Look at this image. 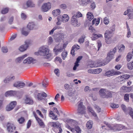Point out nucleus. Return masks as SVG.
Masks as SVG:
<instances>
[{"label": "nucleus", "mask_w": 133, "mask_h": 133, "mask_svg": "<svg viewBox=\"0 0 133 133\" xmlns=\"http://www.w3.org/2000/svg\"><path fill=\"white\" fill-rule=\"evenodd\" d=\"M129 94H125L124 97V100L127 102H128L129 101Z\"/></svg>", "instance_id": "c03bdc74"}, {"label": "nucleus", "mask_w": 133, "mask_h": 133, "mask_svg": "<svg viewBox=\"0 0 133 133\" xmlns=\"http://www.w3.org/2000/svg\"><path fill=\"white\" fill-rule=\"evenodd\" d=\"M9 10V9L8 8H5L3 9L1 11V13L3 14H5L8 12Z\"/></svg>", "instance_id": "37998d69"}, {"label": "nucleus", "mask_w": 133, "mask_h": 133, "mask_svg": "<svg viewBox=\"0 0 133 133\" xmlns=\"http://www.w3.org/2000/svg\"><path fill=\"white\" fill-rule=\"evenodd\" d=\"M75 131L77 133H81V130L80 128L78 126H76L75 127Z\"/></svg>", "instance_id": "de8ad7c7"}, {"label": "nucleus", "mask_w": 133, "mask_h": 133, "mask_svg": "<svg viewBox=\"0 0 133 133\" xmlns=\"http://www.w3.org/2000/svg\"><path fill=\"white\" fill-rule=\"evenodd\" d=\"M50 114L51 115V117H52V118L55 120H57L58 118L57 116H56L53 113V111H51L50 112Z\"/></svg>", "instance_id": "cd10ccee"}, {"label": "nucleus", "mask_w": 133, "mask_h": 133, "mask_svg": "<svg viewBox=\"0 0 133 133\" xmlns=\"http://www.w3.org/2000/svg\"><path fill=\"white\" fill-rule=\"evenodd\" d=\"M75 45H73L72 48V49L71 50V55H72L73 56H74L75 55L74 54V52L75 50L74 49H75Z\"/></svg>", "instance_id": "603ef678"}, {"label": "nucleus", "mask_w": 133, "mask_h": 133, "mask_svg": "<svg viewBox=\"0 0 133 133\" xmlns=\"http://www.w3.org/2000/svg\"><path fill=\"white\" fill-rule=\"evenodd\" d=\"M30 44L29 42L26 41L25 44L24 45H22L19 48V50L22 52L26 50L29 46V45Z\"/></svg>", "instance_id": "9d476101"}, {"label": "nucleus", "mask_w": 133, "mask_h": 133, "mask_svg": "<svg viewBox=\"0 0 133 133\" xmlns=\"http://www.w3.org/2000/svg\"><path fill=\"white\" fill-rule=\"evenodd\" d=\"M27 55L26 54H25L21 57H19L17 58L16 60V63H20L22 61L23 59L25 58V57H27Z\"/></svg>", "instance_id": "aec40b11"}, {"label": "nucleus", "mask_w": 133, "mask_h": 133, "mask_svg": "<svg viewBox=\"0 0 133 133\" xmlns=\"http://www.w3.org/2000/svg\"><path fill=\"white\" fill-rule=\"evenodd\" d=\"M128 68L130 70H131L133 68V62L132 63H129L127 64Z\"/></svg>", "instance_id": "ea45409f"}, {"label": "nucleus", "mask_w": 133, "mask_h": 133, "mask_svg": "<svg viewBox=\"0 0 133 133\" xmlns=\"http://www.w3.org/2000/svg\"><path fill=\"white\" fill-rule=\"evenodd\" d=\"M14 20V17H11L9 19V23L10 24H11L13 22Z\"/></svg>", "instance_id": "0e129e2a"}, {"label": "nucleus", "mask_w": 133, "mask_h": 133, "mask_svg": "<svg viewBox=\"0 0 133 133\" xmlns=\"http://www.w3.org/2000/svg\"><path fill=\"white\" fill-rule=\"evenodd\" d=\"M132 55L131 53H128L127 56V59L128 61L129 62L132 57Z\"/></svg>", "instance_id": "72a5a7b5"}, {"label": "nucleus", "mask_w": 133, "mask_h": 133, "mask_svg": "<svg viewBox=\"0 0 133 133\" xmlns=\"http://www.w3.org/2000/svg\"><path fill=\"white\" fill-rule=\"evenodd\" d=\"M99 23V20L97 19L96 18L92 20V23L93 24H95V26L98 25Z\"/></svg>", "instance_id": "7c9ffc66"}, {"label": "nucleus", "mask_w": 133, "mask_h": 133, "mask_svg": "<svg viewBox=\"0 0 133 133\" xmlns=\"http://www.w3.org/2000/svg\"><path fill=\"white\" fill-rule=\"evenodd\" d=\"M118 48L119 49V52H121L124 50L125 46L123 44H121Z\"/></svg>", "instance_id": "a18cd8bd"}, {"label": "nucleus", "mask_w": 133, "mask_h": 133, "mask_svg": "<svg viewBox=\"0 0 133 133\" xmlns=\"http://www.w3.org/2000/svg\"><path fill=\"white\" fill-rule=\"evenodd\" d=\"M89 30H91V32H92L95 31V30L92 26H91L89 28Z\"/></svg>", "instance_id": "774afa93"}, {"label": "nucleus", "mask_w": 133, "mask_h": 133, "mask_svg": "<svg viewBox=\"0 0 133 133\" xmlns=\"http://www.w3.org/2000/svg\"><path fill=\"white\" fill-rule=\"evenodd\" d=\"M64 87L65 89L67 90H68L70 89V86L69 84L66 83L64 85Z\"/></svg>", "instance_id": "338daca9"}, {"label": "nucleus", "mask_w": 133, "mask_h": 133, "mask_svg": "<svg viewBox=\"0 0 133 133\" xmlns=\"http://www.w3.org/2000/svg\"><path fill=\"white\" fill-rule=\"evenodd\" d=\"M47 95L44 92H43L42 94L38 93L37 96V97L38 100H41L43 99V97H46Z\"/></svg>", "instance_id": "f8f14e48"}, {"label": "nucleus", "mask_w": 133, "mask_h": 133, "mask_svg": "<svg viewBox=\"0 0 133 133\" xmlns=\"http://www.w3.org/2000/svg\"><path fill=\"white\" fill-rule=\"evenodd\" d=\"M71 23L75 26H78L79 25V24L78 23L77 20L75 17V15L72 17Z\"/></svg>", "instance_id": "1a4fd4ad"}, {"label": "nucleus", "mask_w": 133, "mask_h": 133, "mask_svg": "<svg viewBox=\"0 0 133 133\" xmlns=\"http://www.w3.org/2000/svg\"><path fill=\"white\" fill-rule=\"evenodd\" d=\"M102 69L99 68L94 70V74H99L101 72Z\"/></svg>", "instance_id": "49530a36"}, {"label": "nucleus", "mask_w": 133, "mask_h": 133, "mask_svg": "<svg viewBox=\"0 0 133 133\" xmlns=\"http://www.w3.org/2000/svg\"><path fill=\"white\" fill-rule=\"evenodd\" d=\"M5 95L6 97L9 96H13L17 97H19V98H20L22 96V95L19 92L12 90H10L7 91L5 93Z\"/></svg>", "instance_id": "f03ea898"}, {"label": "nucleus", "mask_w": 133, "mask_h": 133, "mask_svg": "<svg viewBox=\"0 0 133 133\" xmlns=\"http://www.w3.org/2000/svg\"><path fill=\"white\" fill-rule=\"evenodd\" d=\"M2 51L3 53H6L8 51V49L6 47H3L2 48Z\"/></svg>", "instance_id": "6e6d98bb"}, {"label": "nucleus", "mask_w": 133, "mask_h": 133, "mask_svg": "<svg viewBox=\"0 0 133 133\" xmlns=\"http://www.w3.org/2000/svg\"><path fill=\"white\" fill-rule=\"evenodd\" d=\"M67 55V52H66L64 51L62 52L61 54L63 60H65V58Z\"/></svg>", "instance_id": "e433bc0d"}, {"label": "nucleus", "mask_w": 133, "mask_h": 133, "mask_svg": "<svg viewBox=\"0 0 133 133\" xmlns=\"http://www.w3.org/2000/svg\"><path fill=\"white\" fill-rule=\"evenodd\" d=\"M63 48H61L59 49H57L55 47L54 49V52L56 53H57L58 52H61L63 50Z\"/></svg>", "instance_id": "473e14b6"}, {"label": "nucleus", "mask_w": 133, "mask_h": 133, "mask_svg": "<svg viewBox=\"0 0 133 133\" xmlns=\"http://www.w3.org/2000/svg\"><path fill=\"white\" fill-rule=\"evenodd\" d=\"M129 114L133 119V111L132 109L131 108H129Z\"/></svg>", "instance_id": "58836bf2"}, {"label": "nucleus", "mask_w": 133, "mask_h": 133, "mask_svg": "<svg viewBox=\"0 0 133 133\" xmlns=\"http://www.w3.org/2000/svg\"><path fill=\"white\" fill-rule=\"evenodd\" d=\"M61 17L60 16H58L57 17V22L56 24L57 25H59L61 24Z\"/></svg>", "instance_id": "79ce46f5"}, {"label": "nucleus", "mask_w": 133, "mask_h": 133, "mask_svg": "<svg viewBox=\"0 0 133 133\" xmlns=\"http://www.w3.org/2000/svg\"><path fill=\"white\" fill-rule=\"evenodd\" d=\"M85 38V35H82L81 36V37L78 40V42L80 43H83L84 41V39Z\"/></svg>", "instance_id": "2f4dec72"}, {"label": "nucleus", "mask_w": 133, "mask_h": 133, "mask_svg": "<svg viewBox=\"0 0 133 133\" xmlns=\"http://www.w3.org/2000/svg\"><path fill=\"white\" fill-rule=\"evenodd\" d=\"M93 124V122L91 120H89L87 123L86 126L88 129H91L92 128Z\"/></svg>", "instance_id": "393cba45"}, {"label": "nucleus", "mask_w": 133, "mask_h": 133, "mask_svg": "<svg viewBox=\"0 0 133 133\" xmlns=\"http://www.w3.org/2000/svg\"><path fill=\"white\" fill-rule=\"evenodd\" d=\"M6 127L7 130L9 132H13L16 129L14 124L11 122L7 123Z\"/></svg>", "instance_id": "20e7f679"}, {"label": "nucleus", "mask_w": 133, "mask_h": 133, "mask_svg": "<svg viewBox=\"0 0 133 133\" xmlns=\"http://www.w3.org/2000/svg\"><path fill=\"white\" fill-rule=\"evenodd\" d=\"M35 26V25L33 23H29L27 25V28L29 30H32Z\"/></svg>", "instance_id": "c85d7f7f"}, {"label": "nucleus", "mask_w": 133, "mask_h": 133, "mask_svg": "<svg viewBox=\"0 0 133 133\" xmlns=\"http://www.w3.org/2000/svg\"><path fill=\"white\" fill-rule=\"evenodd\" d=\"M69 19V17L68 15L66 14H64L62 16V21L63 22H67Z\"/></svg>", "instance_id": "412c9836"}, {"label": "nucleus", "mask_w": 133, "mask_h": 133, "mask_svg": "<svg viewBox=\"0 0 133 133\" xmlns=\"http://www.w3.org/2000/svg\"><path fill=\"white\" fill-rule=\"evenodd\" d=\"M55 73L56 74V75L58 76H59V70L58 69H56L54 71Z\"/></svg>", "instance_id": "8fccbe9b"}, {"label": "nucleus", "mask_w": 133, "mask_h": 133, "mask_svg": "<svg viewBox=\"0 0 133 133\" xmlns=\"http://www.w3.org/2000/svg\"><path fill=\"white\" fill-rule=\"evenodd\" d=\"M39 125L42 128L45 127V125L43 120L38 118L36 119Z\"/></svg>", "instance_id": "a211bd4d"}, {"label": "nucleus", "mask_w": 133, "mask_h": 133, "mask_svg": "<svg viewBox=\"0 0 133 133\" xmlns=\"http://www.w3.org/2000/svg\"><path fill=\"white\" fill-rule=\"evenodd\" d=\"M21 33L22 35L26 36L29 34V32L26 30V28H23L22 30Z\"/></svg>", "instance_id": "c756f323"}, {"label": "nucleus", "mask_w": 133, "mask_h": 133, "mask_svg": "<svg viewBox=\"0 0 133 133\" xmlns=\"http://www.w3.org/2000/svg\"><path fill=\"white\" fill-rule=\"evenodd\" d=\"M51 6L50 3H45L42 6V10L44 12H47L51 8Z\"/></svg>", "instance_id": "0eeeda50"}, {"label": "nucleus", "mask_w": 133, "mask_h": 133, "mask_svg": "<svg viewBox=\"0 0 133 133\" xmlns=\"http://www.w3.org/2000/svg\"><path fill=\"white\" fill-rule=\"evenodd\" d=\"M25 102L26 103L29 104H32L33 103V100L27 96L26 97Z\"/></svg>", "instance_id": "4be33fe9"}, {"label": "nucleus", "mask_w": 133, "mask_h": 133, "mask_svg": "<svg viewBox=\"0 0 133 133\" xmlns=\"http://www.w3.org/2000/svg\"><path fill=\"white\" fill-rule=\"evenodd\" d=\"M82 15L80 12L79 11L77 13V15H75V17L76 18H79L80 17H82Z\"/></svg>", "instance_id": "5fc2aeb1"}, {"label": "nucleus", "mask_w": 133, "mask_h": 133, "mask_svg": "<svg viewBox=\"0 0 133 133\" xmlns=\"http://www.w3.org/2000/svg\"><path fill=\"white\" fill-rule=\"evenodd\" d=\"M113 55L110 52L107 55V56L106 58V61L107 63L109 62L110 60L112 58Z\"/></svg>", "instance_id": "6ab92c4d"}, {"label": "nucleus", "mask_w": 133, "mask_h": 133, "mask_svg": "<svg viewBox=\"0 0 133 133\" xmlns=\"http://www.w3.org/2000/svg\"><path fill=\"white\" fill-rule=\"evenodd\" d=\"M59 123L57 122H52L51 126L54 127H56L58 129L59 132L58 133H61L62 131V129L61 127H59Z\"/></svg>", "instance_id": "9b49d317"}, {"label": "nucleus", "mask_w": 133, "mask_h": 133, "mask_svg": "<svg viewBox=\"0 0 133 133\" xmlns=\"http://www.w3.org/2000/svg\"><path fill=\"white\" fill-rule=\"evenodd\" d=\"M122 66L120 64H117L115 66V69L117 70H119L121 67Z\"/></svg>", "instance_id": "69168bd1"}, {"label": "nucleus", "mask_w": 133, "mask_h": 133, "mask_svg": "<svg viewBox=\"0 0 133 133\" xmlns=\"http://www.w3.org/2000/svg\"><path fill=\"white\" fill-rule=\"evenodd\" d=\"M55 60L56 61H59L60 63H62V60L60 57H57L55 58Z\"/></svg>", "instance_id": "bf43d9fd"}, {"label": "nucleus", "mask_w": 133, "mask_h": 133, "mask_svg": "<svg viewBox=\"0 0 133 133\" xmlns=\"http://www.w3.org/2000/svg\"><path fill=\"white\" fill-rule=\"evenodd\" d=\"M49 50L47 47L43 46L40 48L38 52H35V54L37 55L46 56L45 58L48 59L50 58L51 56V54L49 53Z\"/></svg>", "instance_id": "f257e3e1"}, {"label": "nucleus", "mask_w": 133, "mask_h": 133, "mask_svg": "<svg viewBox=\"0 0 133 133\" xmlns=\"http://www.w3.org/2000/svg\"><path fill=\"white\" fill-rule=\"evenodd\" d=\"M90 1V0H79V3L81 5L84 6L87 5Z\"/></svg>", "instance_id": "dca6fc26"}, {"label": "nucleus", "mask_w": 133, "mask_h": 133, "mask_svg": "<svg viewBox=\"0 0 133 133\" xmlns=\"http://www.w3.org/2000/svg\"><path fill=\"white\" fill-rule=\"evenodd\" d=\"M132 89L131 87H127L124 86L121 88V90L125 92H129L132 90Z\"/></svg>", "instance_id": "4468645a"}, {"label": "nucleus", "mask_w": 133, "mask_h": 133, "mask_svg": "<svg viewBox=\"0 0 133 133\" xmlns=\"http://www.w3.org/2000/svg\"><path fill=\"white\" fill-rule=\"evenodd\" d=\"M121 74V72L119 71H115L114 70H109L106 72L105 75L108 76H114L115 75H120Z\"/></svg>", "instance_id": "39448f33"}, {"label": "nucleus", "mask_w": 133, "mask_h": 133, "mask_svg": "<svg viewBox=\"0 0 133 133\" xmlns=\"http://www.w3.org/2000/svg\"><path fill=\"white\" fill-rule=\"evenodd\" d=\"M48 84L47 82L45 80L44 81L42 82V85L44 87H46Z\"/></svg>", "instance_id": "052dcab7"}, {"label": "nucleus", "mask_w": 133, "mask_h": 133, "mask_svg": "<svg viewBox=\"0 0 133 133\" xmlns=\"http://www.w3.org/2000/svg\"><path fill=\"white\" fill-rule=\"evenodd\" d=\"M26 5L27 7H34L35 5L34 4L32 1L31 0L28 1L26 2Z\"/></svg>", "instance_id": "bb28decb"}, {"label": "nucleus", "mask_w": 133, "mask_h": 133, "mask_svg": "<svg viewBox=\"0 0 133 133\" xmlns=\"http://www.w3.org/2000/svg\"><path fill=\"white\" fill-rule=\"evenodd\" d=\"M60 13V11L58 9L54 10L52 12V14L55 17L59 15Z\"/></svg>", "instance_id": "5701e85b"}, {"label": "nucleus", "mask_w": 133, "mask_h": 133, "mask_svg": "<svg viewBox=\"0 0 133 133\" xmlns=\"http://www.w3.org/2000/svg\"><path fill=\"white\" fill-rule=\"evenodd\" d=\"M17 105V102L16 101H13L10 102L6 108L7 111H9L12 110Z\"/></svg>", "instance_id": "423d86ee"}, {"label": "nucleus", "mask_w": 133, "mask_h": 133, "mask_svg": "<svg viewBox=\"0 0 133 133\" xmlns=\"http://www.w3.org/2000/svg\"><path fill=\"white\" fill-rule=\"evenodd\" d=\"M53 41V39L51 37H49L48 40V44H50Z\"/></svg>", "instance_id": "e2e57ef3"}, {"label": "nucleus", "mask_w": 133, "mask_h": 133, "mask_svg": "<svg viewBox=\"0 0 133 133\" xmlns=\"http://www.w3.org/2000/svg\"><path fill=\"white\" fill-rule=\"evenodd\" d=\"M96 7V5L94 2H92L91 4L90 5V8L92 9H94Z\"/></svg>", "instance_id": "4d7b16f0"}, {"label": "nucleus", "mask_w": 133, "mask_h": 133, "mask_svg": "<svg viewBox=\"0 0 133 133\" xmlns=\"http://www.w3.org/2000/svg\"><path fill=\"white\" fill-rule=\"evenodd\" d=\"M33 59L31 57H28L23 61L24 64H30L33 62Z\"/></svg>", "instance_id": "f3484780"}, {"label": "nucleus", "mask_w": 133, "mask_h": 133, "mask_svg": "<svg viewBox=\"0 0 133 133\" xmlns=\"http://www.w3.org/2000/svg\"><path fill=\"white\" fill-rule=\"evenodd\" d=\"M106 90L101 89L99 91V94L103 98H105L106 94Z\"/></svg>", "instance_id": "2eb2a0df"}, {"label": "nucleus", "mask_w": 133, "mask_h": 133, "mask_svg": "<svg viewBox=\"0 0 133 133\" xmlns=\"http://www.w3.org/2000/svg\"><path fill=\"white\" fill-rule=\"evenodd\" d=\"M105 98L111 97H112V94L110 91H107L106 94Z\"/></svg>", "instance_id": "c9c22d12"}, {"label": "nucleus", "mask_w": 133, "mask_h": 133, "mask_svg": "<svg viewBox=\"0 0 133 133\" xmlns=\"http://www.w3.org/2000/svg\"><path fill=\"white\" fill-rule=\"evenodd\" d=\"M21 18L24 19H25L26 18V16L24 13H22L21 14Z\"/></svg>", "instance_id": "680f3d73"}, {"label": "nucleus", "mask_w": 133, "mask_h": 133, "mask_svg": "<svg viewBox=\"0 0 133 133\" xmlns=\"http://www.w3.org/2000/svg\"><path fill=\"white\" fill-rule=\"evenodd\" d=\"M112 33L109 30H107L104 34L105 37L111 38L112 36L111 35Z\"/></svg>", "instance_id": "b1692460"}, {"label": "nucleus", "mask_w": 133, "mask_h": 133, "mask_svg": "<svg viewBox=\"0 0 133 133\" xmlns=\"http://www.w3.org/2000/svg\"><path fill=\"white\" fill-rule=\"evenodd\" d=\"M82 102H81L78 104L77 109V113L79 114H85V107L83 105Z\"/></svg>", "instance_id": "7ed1b4c3"}, {"label": "nucleus", "mask_w": 133, "mask_h": 133, "mask_svg": "<svg viewBox=\"0 0 133 133\" xmlns=\"http://www.w3.org/2000/svg\"><path fill=\"white\" fill-rule=\"evenodd\" d=\"M105 42L109 44L111 43V38L105 37Z\"/></svg>", "instance_id": "a19ab883"}, {"label": "nucleus", "mask_w": 133, "mask_h": 133, "mask_svg": "<svg viewBox=\"0 0 133 133\" xmlns=\"http://www.w3.org/2000/svg\"><path fill=\"white\" fill-rule=\"evenodd\" d=\"M116 127H117V129L118 130H120L123 129L124 128V126L121 124H116Z\"/></svg>", "instance_id": "4c0bfd02"}, {"label": "nucleus", "mask_w": 133, "mask_h": 133, "mask_svg": "<svg viewBox=\"0 0 133 133\" xmlns=\"http://www.w3.org/2000/svg\"><path fill=\"white\" fill-rule=\"evenodd\" d=\"M25 121V119L23 117H21V118H18V121L20 124H22L24 123Z\"/></svg>", "instance_id": "f704fd0d"}, {"label": "nucleus", "mask_w": 133, "mask_h": 133, "mask_svg": "<svg viewBox=\"0 0 133 133\" xmlns=\"http://www.w3.org/2000/svg\"><path fill=\"white\" fill-rule=\"evenodd\" d=\"M128 14V16L130 18L133 15V9H128L126 11H125L124 13V15H126Z\"/></svg>", "instance_id": "ddd939ff"}, {"label": "nucleus", "mask_w": 133, "mask_h": 133, "mask_svg": "<svg viewBox=\"0 0 133 133\" xmlns=\"http://www.w3.org/2000/svg\"><path fill=\"white\" fill-rule=\"evenodd\" d=\"M88 19L89 21L91 20L94 18L92 14L90 12H88L87 14Z\"/></svg>", "instance_id": "a878e982"}, {"label": "nucleus", "mask_w": 133, "mask_h": 133, "mask_svg": "<svg viewBox=\"0 0 133 133\" xmlns=\"http://www.w3.org/2000/svg\"><path fill=\"white\" fill-rule=\"evenodd\" d=\"M25 86V84L20 81H17L14 84V86L18 88H22Z\"/></svg>", "instance_id": "6e6552de"}, {"label": "nucleus", "mask_w": 133, "mask_h": 133, "mask_svg": "<svg viewBox=\"0 0 133 133\" xmlns=\"http://www.w3.org/2000/svg\"><path fill=\"white\" fill-rule=\"evenodd\" d=\"M37 113L40 116V117L42 118H44V116L43 114L41 113V111H40L39 110H37L36 111Z\"/></svg>", "instance_id": "13d9d810"}, {"label": "nucleus", "mask_w": 133, "mask_h": 133, "mask_svg": "<svg viewBox=\"0 0 133 133\" xmlns=\"http://www.w3.org/2000/svg\"><path fill=\"white\" fill-rule=\"evenodd\" d=\"M110 106L112 108H117L119 107V105L113 103L111 104Z\"/></svg>", "instance_id": "864d4df0"}, {"label": "nucleus", "mask_w": 133, "mask_h": 133, "mask_svg": "<svg viewBox=\"0 0 133 133\" xmlns=\"http://www.w3.org/2000/svg\"><path fill=\"white\" fill-rule=\"evenodd\" d=\"M115 24L113 25L110 28L111 31H110L112 33L115 30Z\"/></svg>", "instance_id": "09e8293b"}, {"label": "nucleus", "mask_w": 133, "mask_h": 133, "mask_svg": "<svg viewBox=\"0 0 133 133\" xmlns=\"http://www.w3.org/2000/svg\"><path fill=\"white\" fill-rule=\"evenodd\" d=\"M104 23L106 25L108 24L109 23V21L107 17L104 18Z\"/></svg>", "instance_id": "3c124183"}]
</instances>
